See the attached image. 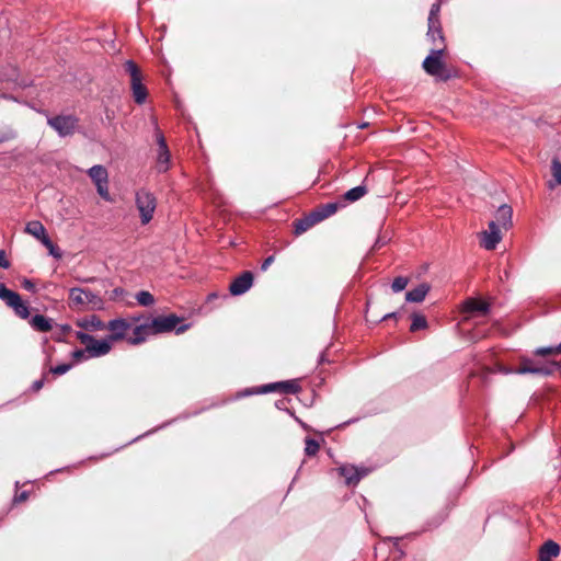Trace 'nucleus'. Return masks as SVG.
Returning <instances> with one entry per match:
<instances>
[{
  "label": "nucleus",
  "instance_id": "f257e3e1",
  "mask_svg": "<svg viewBox=\"0 0 561 561\" xmlns=\"http://www.w3.org/2000/svg\"><path fill=\"white\" fill-rule=\"evenodd\" d=\"M185 319L176 313L158 314L148 318L145 322L134 327L133 334L128 337V344L139 346L150 336L174 333L176 335L184 333L191 328Z\"/></svg>",
  "mask_w": 561,
  "mask_h": 561
},
{
  "label": "nucleus",
  "instance_id": "f03ea898",
  "mask_svg": "<svg viewBox=\"0 0 561 561\" xmlns=\"http://www.w3.org/2000/svg\"><path fill=\"white\" fill-rule=\"evenodd\" d=\"M552 353H534L533 357H523L517 368H500L504 374H533V375H551L559 370L560 366L557 360L548 358Z\"/></svg>",
  "mask_w": 561,
  "mask_h": 561
},
{
  "label": "nucleus",
  "instance_id": "7ed1b4c3",
  "mask_svg": "<svg viewBox=\"0 0 561 561\" xmlns=\"http://www.w3.org/2000/svg\"><path fill=\"white\" fill-rule=\"evenodd\" d=\"M446 51V45L440 48H432L422 62V68L428 76L443 82L457 77V72L449 69L444 60Z\"/></svg>",
  "mask_w": 561,
  "mask_h": 561
},
{
  "label": "nucleus",
  "instance_id": "20e7f679",
  "mask_svg": "<svg viewBox=\"0 0 561 561\" xmlns=\"http://www.w3.org/2000/svg\"><path fill=\"white\" fill-rule=\"evenodd\" d=\"M79 122V117L75 114L47 115V125L53 128L60 138L71 137L76 133L83 134Z\"/></svg>",
  "mask_w": 561,
  "mask_h": 561
},
{
  "label": "nucleus",
  "instance_id": "39448f33",
  "mask_svg": "<svg viewBox=\"0 0 561 561\" xmlns=\"http://www.w3.org/2000/svg\"><path fill=\"white\" fill-rule=\"evenodd\" d=\"M280 392L286 394H297L301 391L299 379H290L285 381L272 382L257 388H248L238 394V398L251 396V394H263L270 392Z\"/></svg>",
  "mask_w": 561,
  "mask_h": 561
},
{
  "label": "nucleus",
  "instance_id": "423d86ee",
  "mask_svg": "<svg viewBox=\"0 0 561 561\" xmlns=\"http://www.w3.org/2000/svg\"><path fill=\"white\" fill-rule=\"evenodd\" d=\"M492 302L490 299L468 297L461 302V314L463 320L484 318L491 312Z\"/></svg>",
  "mask_w": 561,
  "mask_h": 561
},
{
  "label": "nucleus",
  "instance_id": "0eeeda50",
  "mask_svg": "<svg viewBox=\"0 0 561 561\" xmlns=\"http://www.w3.org/2000/svg\"><path fill=\"white\" fill-rule=\"evenodd\" d=\"M0 299L8 307L12 308L21 319H28L31 317V308L27 301L23 300L20 294L8 288L3 283H0Z\"/></svg>",
  "mask_w": 561,
  "mask_h": 561
},
{
  "label": "nucleus",
  "instance_id": "6e6552de",
  "mask_svg": "<svg viewBox=\"0 0 561 561\" xmlns=\"http://www.w3.org/2000/svg\"><path fill=\"white\" fill-rule=\"evenodd\" d=\"M135 204L139 211L140 222L142 225L149 224L157 207L156 196L151 192L141 188L136 192Z\"/></svg>",
  "mask_w": 561,
  "mask_h": 561
},
{
  "label": "nucleus",
  "instance_id": "1a4fd4ad",
  "mask_svg": "<svg viewBox=\"0 0 561 561\" xmlns=\"http://www.w3.org/2000/svg\"><path fill=\"white\" fill-rule=\"evenodd\" d=\"M156 138H157V145H158L157 169H158L159 173H164L170 168L171 152L168 147L164 135L159 129H157Z\"/></svg>",
  "mask_w": 561,
  "mask_h": 561
},
{
  "label": "nucleus",
  "instance_id": "9d476101",
  "mask_svg": "<svg viewBox=\"0 0 561 561\" xmlns=\"http://www.w3.org/2000/svg\"><path fill=\"white\" fill-rule=\"evenodd\" d=\"M254 283V273L252 271H243L234 277L229 285L231 296L238 297L244 295L251 289Z\"/></svg>",
  "mask_w": 561,
  "mask_h": 561
},
{
  "label": "nucleus",
  "instance_id": "9b49d317",
  "mask_svg": "<svg viewBox=\"0 0 561 561\" xmlns=\"http://www.w3.org/2000/svg\"><path fill=\"white\" fill-rule=\"evenodd\" d=\"M105 329L110 331L107 334L114 342L127 340V332L131 329V323L124 318H115L105 323Z\"/></svg>",
  "mask_w": 561,
  "mask_h": 561
},
{
  "label": "nucleus",
  "instance_id": "f8f14e48",
  "mask_svg": "<svg viewBox=\"0 0 561 561\" xmlns=\"http://www.w3.org/2000/svg\"><path fill=\"white\" fill-rule=\"evenodd\" d=\"M322 221L321 215L317 208L311 210L309 214L298 218L294 221V233L300 236L309 230L314 225Z\"/></svg>",
  "mask_w": 561,
  "mask_h": 561
},
{
  "label": "nucleus",
  "instance_id": "ddd939ff",
  "mask_svg": "<svg viewBox=\"0 0 561 561\" xmlns=\"http://www.w3.org/2000/svg\"><path fill=\"white\" fill-rule=\"evenodd\" d=\"M488 228L486 231H483L481 243L485 250H494L502 239L500 226L492 220L489 222Z\"/></svg>",
  "mask_w": 561,
  "mask_h": 561
},
{
  "label": "nucleus",
  "instance_id": "4468645a",
  "mask_svg": "<svg viewBox=\"0 0 561 561\" xmlns=\"http://www.w3.org/2000/svg\"><path fill=\"white\" fill-rule=\"evenodd\" d=\"M104 353H72L73 355V360L71 363H68V364H60V365H57L55 367H51L50 368V371L54 374V375H64L65 373H67L75 364H78L82 360H87V359H90L92 357H98L100 355H103Z\"/></svg>",
  "mask_w": 561,
  "mask_h": 561
},
{
  "label": "nucleus",
  "instance_id": "2eb2a0df",
  "mask_svg": "<svg viewBox=\"0 0 561 561\" xmlns=\"http://www.w3.org/2000/svg\"><path fill=\"white\" fill-rule=\"evenodd\" d=\"M431 290V285L428 283H421L416 287L408 290L405 293V301L421 304L424 301L426 295Z\"/></svg>",
  "mask_w": 561,
  "mask_h": 561
},
{
  "label": "nucleus",
  "instance_id": "dca6fc26",
  "mask_svg": "<svg viewBox=\"0 0 561 561\" xmlns=\"http://www.w3.org/2000/svg\"><path fill=\"white\" fill-rule=\"evenodd\" d=\"M30 324L35 331L46 333L53 330L54 321L49 317L36 313L31 317Z\"/></svg>",
  "mask_w": 561,
  "mask_h": 561
},
{
  "label": "nucleus",
  "instance_id": "f3484780",
  "mask_svg": "<svg viewBox=\"0 0 561 561\" xmlns=\"http://www.w3.org/2000/svg\"><path fill=\"white\" fill-rule=\"evenodd\" d=\"M512 217H513V208L507 205L503 204L499 206V208L495 211V222L499 224V226H502L504 229H508L512 227Z\"/></svg>",
  "mask_w": 561,
  "mask_h": 561
},
{
  "label": "nucleus",
  "instance_id": "a211bd4d",
  "mask_svg": "<svg viewBox=\"0 0 561 561\" xmlns=\"http://www.w3.org/2000/svg\"><path fill=\"white\" fill-rule=\"evenodd\" d=\"M560 553V546L552 541H546L540 550H539V560L540 561H551L553 558L558 557Z\"/></svg>",
  "mask_w": 561,
  "mask_h": 561
},
{
  "label": "nucleus",
  "instance_id": "6ab92c4d",
  "mask_svg": "<svg viewBox=\"0 0 561 561\" xmlns=\"http://www.w3.org/2000/svg\"><path fill=\"white\" fill-rule=\"evenodd\" d=\"M368 192L367 186L362 183L355 187L350 188L342 195V202L345 203H355L364 197Z\"/></svg>",
  "mask_w": 561,
  "mask_h": 561
},
{
  "label": "nucleus",
  "instance_id": "aec40b11",
  "mask_svg": "<svg viewBox=\"0 0 561 561\" xmlns=\"http://www.w3.org/2000/svg\"><path fill=\"white\" fill-rule=\"evenodd\" d=\"M551 179L547 182L549 190H554L558 185H561V161L558 157L551 160Z\"/></svg>",
  "mask_w": 561,
  "mask_h": 561
},
{
  "label": "nucleus",
  "instance_id": "412c9836",
  "mask_svg": "<svg viewBox=\"0 0 561 561\" xmlns=\"http://www.w3.org/2000/svg\"><path fill=\"white\" fill-rule=\"evenodd\" d=\"M340 473L345 478L346 484H356L365 474L353 466H343L340 468Z\"/></svg>",
  "mask_w": 561,
  "mask_h": 561
},
{
  "label": "nucleus",
  "instance_id": "4be33fe9",
  "mask_svg": "<svg viewBox=\"0 0 561 561\" xmlns=\"http://www.w3.org/2000/svg\"><path fill=\"white\" fill-rule=\"evenodd\" d=\"M426 36H427V39L431 41L433 44H435L437 41H439L443 44V46L446 45L445 44V35L443 33L440 22L427 23Z\"/></svg>",
  "mask_w": 561,
  "mask_h": 561
},
{
  "label": "nucleus",
  "instance_id": "5701e85b",
  "mask_svg": "<svg viewBox=\"0 0 561 561\" xmlns=\"http://www.w3.org/2000/svg\"><path fill=\"white\" fill-rule=\"evenodd\" d=\"M78 327L85 331H101L105 330V323L95 314L78 321Z\"/></svg>",
  "mask_w": 561,
  "mask_h": 561
},
{
  "label": "nucleus",
  "instance_id": "b1692460",
  "mask_svg": "<svg viewBox=\"0 0 561 561\" xmlns=\"http://www.w3.org/2000/svg\"><path fill=\"white\" fill-rule=\"evenodd\" d=\"M88 175L94 184L105 183L108 181V173L105 167L95 164L88 170Z\"/></svg>",
  "mask_w": 561,
  "mask_h": 561
},
{
  "label": "nucleus",
  "instance_id": "393cba45",
  "mask_svg": "<svg viewBox=\"0 0 561 561\" xmlns=\"http://www.w3.org/2000/svg\"><path fill=\"white\" fill-rule=\"evenodd\" d=\"M25 232L33 236L38 241L47 234L46 228L38 220L28 221L25 226Z\"/></svg>",
  "mask_w": 561,
  "mask_h": 561
},
{
  "label": "nucleus",
  "instance_id": "a878e982",
  "mask_svg": "<svg viewBox=\"0 0 561 561\" xmlns=\"http://www.w3.org/2000/svg\"><path fill=\"white\" fill-rule=\"evenodd\" d=\"M134 101L141 105L146 102L148 91L141 80L130 82Z\"/></svg>",
  "mask_w": 561,
  "mask_h": 561
},
{
  "label": "nucleus",
  "instance_id": "bb28decb",
  "mask_svg": "<svg viewBox=\"0 0 561 561\" xmlns=\"http://www.w3.org/2000/svg\"><path fill=\"white\" fill-rule=\"evenodd\" d=\"M411 324H410V331L411 332H417L421 330H425L428 327V322L426 317L417 311H414L410 314Z\"/></svg>",
  "mask_w": 561,
  "mask_h": 561
},
{
  "label": "nucleus",
  "instance_id": "cd10ccee",
  "mask_svg": "<svg viewBox=\"0 0 561 561\" xmlns=\"http://www.w3.org/2000/svg\"><path fill=\"white\" fill-rule=\"evenodd\" d=\"M344 206H345V204L341 203V202H330L327 204H322L316 208L320 213L322 220H324V219L329 218L330 216L334 215L339 210V208L344 207Z\"/></svg>",
  "mask_w": 561,
  "mask_h": 561
},
{
  "label": "nucleus",
  "instance_id": "c85d7f7f",
  "mask_svg": "<svg viewBox=\"0 0 561 561\" xmlns=\"http://www.w3.org/2000/svg\"><path fill=\"white\" fill-rule=\"evenodd\" d=\"M114 343L115 342L108 335H105L101 339H95L93 348H88L87 351H112ZM72 351H82V350L78 348V347H73Z\"/></svg>",
  "mask_w": 561,
  "mask_h": 561
},
{
  "label": "nucleus",
  "instance_id": "c756f323",
  "mask_svg": "<svg viewBox=\"0 0 561 561\" xmlns=\"http://www.w3.org/2000/svg\"><path fill=\"white\" fill-rule=\"evenodd\" d=\"M69 305L75 307L85 305L84 287H72L69 289Z\"/></svg>",
  "mask_w": 561,
  "mask_h": 561
},
{
  "label": "nucleus",
  "instance_id": "7c9ffc66",
  "mask_svg": "<svg viewBox=\"0 0 561 561\" xmlns=\"http://www.w3.org/2000/svg\"><path fill=\"white\" fill-rule=\"evenodd\" d=\"M39 242L48 250V254L50 256L56 260H60L62 257V251L53 242L48 233Z\"/></svg>",
  "mask_w": 561,
  "mask_h": 561
},
{
  "label": "nucleus",
  "instance_id": "2f4dec72",
  "mask_svg": "<svg viewBox=\"0 0 561 561\" xmlns=\"http://www.w3.org/2000/svg\"><path fill=\"white\" fill-rule=\"evenodd\" d=\"M84 300L85 304H91L94 308L101 309L103 308L104 300L100 296L99 293H94L90 288H84Z\"/></svg>",
  "mask_w": 561,
  "mask_h": 561
},
{
  "label": "nucleus",
  "instance_id": "473e14b6",
  "mask_svg": "<svg viewBox=\"0 0 561 561\" xmlns=\"http://www.w3.org/2000/svg\"><path fill=\"white\" fill-rule=\"evenodd\" d=\"M125 70L130 76V82L142 80L141 71L134 60H127L125 62Z\"/></svg>",
  "mask_w": 561,
  "mask_h": 561
},
{
  "label": "nucleus",
  "instance_id": "72a5a7b5",
  "mask_svg": "<svg viewBox=\"0 0 561 561\" xmlns=\"http://www.w3.org/2000/svg\"><path fill=\"white\" fill-rule=\"evenodd\" d=\"M77 340L84 346L83 350L93 348L95 337L82 330L73 332Z\"/></svg>",
  "mask_w": 561,
  "mask_h": 561
},
{
  "label": "nucleus",
  "instance_id": "f704fd0d",
  "mask_svg": "<svg viewBox=\"0 0 561 561\" xmlns=\"http://www.w3.org/2000/svg\"><path fill=\"white\" fill-rule=\"evenodd\" d=\"M137 302L142 307H150L154 304L153 295L148 290H140L136 294Z\"/></svg>",
  "mask_w": 561,
  "mask_h": 561
},
{
  "label": "nucleus",
  "instance_id": "c9c22d12",
  "mask_svg": "<svg viewBox=\"0 0 561 561\" xmlns=\"http://www.w3.org/2000/svg\"><path fill=\"white\" fill-rule=\"evenodd\" d=\"M401 317V311H393V312H388V313H385L380 319H369V316H368V310H366V314H365V320L367 323L369 324H376V323H379L381 321H386V320H398V318Z\"/></svg>",
  "mask_w": 561,
  "mask_h": 561
},
{
  "label": "nucleus",
  "instance_id": "e433bc0d",
  "mask_svg": "<svg viewBox=\"0 0 561 561\" xmlns=\"http://www.w3.org/2000/svg\"><path fill=\"white\" fill-rule=\"evenodd\" d=\"M306 446H305V453L307 456H316L320 449V445L319 443L311 438V437H307L306 440Z\"/></svg>",
  "mask_w": 561,
  "mask_h": 561
},
{
  "label": "nucleus",
  "instance_id": "4c0bfd02",
  "mask_svg": "<svg viewBox=\"0 0 561 561\" xmlns=\"http://www.w3.org/2000/svg\"><path fill=\"white\" fill-rule=\"evenodd\" d=\"M409 283V278L405 276H397L391 283V289L393 293H401L405 289Z\"/></svg>",
  "mask_w": 561,
  "mask_h": 561
},
{
  "label": "nucleus",
  "instance_id": "58836bf2",
  "mask_svg": "<svg viewBox=\"0 0 561 561\" xmlns=\"http://www.w3.org/2000/svg\"><path fill=\"white\" fill-rule=\"evenodd\" d=\"M439 13H440V0H438L432 4V7L430 9L428 18H427V23L440 22Z\"/></svg>",
  "mask_w": 561,
  "mask_h": 561
},
{
  "label": "nucleus",
  "instance_id": "ea45409f",
  "mask_svg": "<svg viewBox=\"0 0 561 561\" xmlns=\"http://www.w3.org/2000/svg\"><path fill=\"white\" fill-rule=\"evenodd\" d=\"M96 186V191L99 193V195L104 199V201H111V196H110V193H108V181H106L104 184L103 183H99V184H95Z\"/></svg>",
  "mask_w": 561,
  "mask_h": 561
},
{
  "label": "nucleus",
  "instance_id": "a19ab883",
  "mask_svg": "<svg viewBox=\"0 0 561 561\" xmlns=\"http://www.w3.org/2000/svg\"><path fill=\"white\" fill-rule=\"evenodd\" d=\"M56 328H57V331L55 332V334L58 340H60L61 336H67L73 332L71 325L68 323L60 324V325L57 324Z\"/></svg>",
  "mask_w": 561,
  "mask_h": 561
},
{
  "label": "nucleus",
  "instance_id": "79ce46f5",
  "mask_svg": "<svg viewBox=\"0 0 561 561\" xmlns=\"http://www.w3.org/2000/svg\"><path fill=\"white\" fill-rule=\"evenodd\" d=\"M22 287L25 290L33 293V294L36 293V290H37L35 283L31 278H27V277L23 278Z\"/></svg>",
  "mask_w": 561,
  "mask_h": 561
},
{
  "label": "nucleus",
  "instance_id": "37998d69",
  "mask_svg": "<svg viewBox=\"0 0 561 561\" xmlns=\"http://www.w3.org/2000/svg\"><path fill=\"white\" fill-rule=\"evenodd\" d=\"M11 266V262L7 257V252L4 250H0V267L8 270Z\"/></svg>",
  "mask_w": 561,
  "mask_h": 561
},
{
  "label": "nucleus",
  "instance_id": "c03bdc74",
  "mask_svg": "<svg viewBox=\"0 0 561 561\" xmlns=\"http://www.w3.org/2000/svg\"><path fill=\"white\" fill-rule=\"evenodd\" d=\"M79 282L81 283H100L102 285L103 288H105L107 286V279H102V278H96V277H87V278H78Z\"/></svg>",
  "mask_w": 561,
  "mask_h": 561
},
{
  "label": "nucleus",
  "instance_id": "a18cd8bd",
  "mask_svg": "<svg viewBox=\"0 0 561 561\" xmlns=\"http://www.w3.org/2000/svg\"><path fill=\"white\" fill-rule=\"evenodd\" d=\"M15 138V134L12 130L0 131V144L9 141Z\"/></svg>",
  "mask_w": 561,
  "mask_h": 561
},
{
  "label": "nucleus",
  "instance_id": "49530a36",
  "mask_svg": "<svg viewBox=\"0 0 561 561\" xmlns=\"http://www.w3.org/2000/svg\"><path fill=\"white\" fill-rule=\"evenodd\" d=\"M125 289L123 287H115L111 293H110V300H115L116 298L118 297H122L125 295Z\"/></svg>",
  "mask_w": 561,
  "mask_h": 561
},
{
  "label": "nucleus",
  "instance_id": "de8ad7c7",
  "mask_svg": "<svg viewBox=\"0 0 561 561\" xmlns=\"http://www.w3.org/2000/svg\"><path fill=\"white\" fill-rule=\"evenodd\" d=\"M388 241H389V239H387L386 237H383V236H379V237L376 239V241H375V243H374V245H373V249H374V250H379V249H381L382 247H385V245L388 243Z\"/></svg>",
  "mask_w": 561,
  "mask_h": 561
},
{
  "label": "nucleus",
  "instance_id": "09e8293b",
  "mask_svg": "<svg viewBox=\"0 0 561 561\" xmlns=\"http://www.w3.org/2000/svg\"><path fill=\"white\" fill-rule=\"evenodd\" d=\"M534 351H561V341L557 344L538 346Z\"/></svg>",
  "mask_w": 561,
  "mask_h": 561
},
{
  "label": "nucleus",
  "instance_id": "8fccbe9b",
  "mask_svg": "<svg viewBox=\"0 0 561 561\" xmlns=\"http://www.w3.org/2000/svg\"><path fill=\"white\" fill-rule=\"evenodd\" d=\"M275 261V256L274 255H268L267 257L264 259V261L262 262L261 266H260V270L262 272H265L267 271V268L271 266V264Z\"/></svg>",
  "mask_w": 561,
  "mask_h": 561
},
{
  "label": "nucleus",
  "instance_id": "3c124183",
  "mask_svg": "<svg viewBox=\"0 0 561 561\" xmlns=\"http://www.w3.org/2000/svg\"><path fill=\"white\" fill-rule=\"evenodd\" d=\"M43 385H44V380L43 379L36 380V381L33 382L32 389L34 391H38V390L42 389Z\"/></svg>",
  "mask_w": 561,
  "mask_h": 561
},
{
  "label": "nucleus",
  "instance_id": "603ef678",
  "mask_svg": "<svg viewBox=\"0 0 561 561\" xmlns=\"http://www.w3.org/2000/svg\"><path fill=\"white\" fill-rule=\"evenodd\" d=\"M27 497V493L24 491L22 492L21 494L19 495H15L14 497V502H22V501H25Z\"/></svg>",
  "mask_w": 561,
  "mask_h": 561
},
{
  "label": "nucleus",
  "instance_id": "864d4df0",
  "mask_svg": "<svg viewBox=\"0 0 561 561\" xmlns=\"http://www.w3.org/2000/svg\"><path fill=\"white\" fill-rule=\"evenodd\" d=\"M217 297H218V295L216 293H211L208 295V300L215 299Z\"/></svg>",
  "mask_w": 561,
  "mask_h": 561
},
{
  "label": "nucleus",
  "instance_id": "5fc2aeb1",
  "mask_svg": "<svg viewBox=\"0 0 561 561\" xmlns=\"http://www.w3.org/2000/svg\"><path fill=\"white\" fill-rule=\"evenodd\" d=\"M368 126V123H363L358 126V128L363 129V128H366Z\"/></svg>",
  "mask_w": 561,
  "mask_h": 561
},
{
  "label": "nucleus",
  "instance_id": "6e6d98bb",
  "mask_svg": "<svg viewBox=\"0 0 561 561\" xmlns=\"http://www.w3.org/2000/svg\"><path fill=\"white\" fill-rule=\"evenodd\" d=\"M504 351H512V352H515L517 351L516 348H505Z\"/></svg>",
  "mask_w": 561,
  "mask_h": 561
},
{
  "label": "nucleus",
  "instance_id": "4d7b16f0",
  "mask_svg": "<svg viewBox=\"0 0 561 561\" xmlns=\"http://www.w3.org/2000/svg\"><path fill=\"white\" fill-rule=\"evenodd\" d=\"M486 351L492 352V351H494V348L493 347H489Z\"/></svg>",
  "mask_w": 561,
  "mask_h": 561
},
{
  "label": "nucleus",
  "instance_id": "13d9d810",
  "mask_svg": "<svg viewBox=\"0 0 561 561\" xmlns=\"http://www.w3.org/2000/svg\"><path fill=\"white\" fill-rule=\"evenodd\" d=\"M323 355H324V353H321V357H320L321 362L323 360Z\"/></svg>",
  "mask_w": 561,
  "mask_h": 561
}]
</instances>
